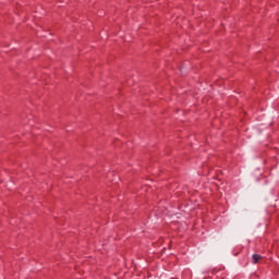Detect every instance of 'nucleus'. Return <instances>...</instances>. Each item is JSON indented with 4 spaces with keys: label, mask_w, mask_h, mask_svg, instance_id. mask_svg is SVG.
<instances>
[{
    "label": "nucleus",
    "mask_w": 279,
    "mask_h": 279,
    "mask_svg": "<svg viewBox=\"0 0 279 279\" xmlns=\"http://www.w3.org/2000/svg\"><path fill=\"white\" fill-rule=\"evenodd\" d=\"M263 258V256L258 254H253L252 259H253V265H258V262Z\"/></svg>",
    "instance_id": "nucleus-1"
}]
</instances>
